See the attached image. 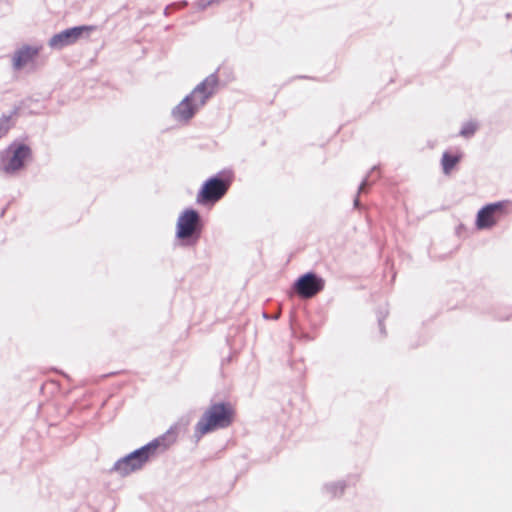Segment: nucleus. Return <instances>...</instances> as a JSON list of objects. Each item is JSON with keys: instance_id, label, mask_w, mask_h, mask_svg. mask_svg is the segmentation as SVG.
<instances>
[{"instance_id": "obj_13", "label": "nucleus", "mask_w": 512, "mask_h": 512, "mask_svg": "<svg viewBox=\"0 0 512 512\" xmlns=\"http://www.w3.org/2000/svg\"><path fill=\"white\" fill-rule=\"evenodd\" d=\"M477 127V124L473 121L466 122L460 130V135L465 138L471 137L476 132Z\"/></svg>"}, {"instance_id": "obj_9", "label": "nucleus", "mask_w": 512, "mask_h": 512, "mask_svg": "<svg viewBox=\"0 0 512 512\" xmlns=\"http://www.w3.org/2000/svg\"><path fill=\"white\" fill-rule=\"evenodd\" d=\"M233 177L230 173H221L207 180L200 192H226L232 183Z\"/></svg>"}, {"instance_id": "obj_12", "label": "nucleus", "mask_w": 512, "mask_h": 512, "mask_svg": "<svg viewBox=\"0 0 512 512\" xmlns=\"http://www.w3.org/2000/svg\"><path fill=\"white\" fill-rule=\"evenodd\" d=\"M224 194H199L197 202L200 204H214L221 199Z\"/></svg>"}, {"instance_id": "obj_1", "label": "nucleus", "mask_w": 512, "mask_h": 512, "mask_svg": "<svg viewBox=\"0 0 512 512\" xmlns=\"http://www.w3.org/2000/svg\"><path fill=\"white\" fill-rule=\"evenodd\" d=\"M217 86V78L210 75L205 78L194 90L186 96L172 111L171 116L180 125H186L195 116L197 111L205 105L213 95Z\"/></svg>"}, {"instance_id": "obj_2", "label": "nucleus", "mask_w": 512, "mask_h": 512, "mask_svg": "<svg viewBox=\"0 0 512 512\" xmlns=\"http://www.w3.org/2000/svg\"><path fill=\"white\" fill-rule=\"evenodd\" d=\"M235 407L229 402L211 404L195 426V432L202 437L207 433L229 427L235 419Z\"/></svg>"}, {"instance_id": "obj_11", "label": "nucleus", "mask_w": 512, "mask_h": 512, "mask_svg": "<svg viewBox=\"0 0 512 512\" xmlns=\"http://www.w3.org/2000/svg\"><path fill=\"white\" fill-rule=\"evenodd\" d=\"M461 158V154H451L449 152H445L442 156V168L445 174H449L453 168L458 164Z\"/></svg>"}, {"instance_id": "obj_4", "label": "nucleus", "mask_w": 512, "mask_h": 512, "mask_svg": "<svg viewBox=\"0 0 512 512\" xmlns=\"http://www.w3.org/2000/svg\"><path fill=\"white\" fill-rule=\"evenodd\" d=\"M202 232L199 214L192 209L185 210L178 218L176 236L185 244L194 245Z\"/></svg>"}, {"instance_id": "obj_3", "label": "nucleus", "mask_w": 512, "mask_h": 512, "mask_svg": "<svg viewBox=\"0 0 512 512\" xmlns=\"http://www.w3.org/2000/svg\"><path fill=\"white\" fill-rule=\"evenodd\" d=\"M163 441V439L154 440L146 446L132 452L115 464V470L119 474L126 476L141 469L149 458L155 455L160 446H163L164 449L167 447V445L163 444Z\"/></svg>"}, {"instance_id": "obj_7", "label": "nucleus", "mask_w": 512, "mask_h": 512, "mask_svg": "<svg viewBox=\"0 0 512 512\" xmlns=\"http://www.w3.org/2000/svg\"><path fill=\"white\" fill-rule=\"evenodd\" d=\"M324 288V280L314 273L302 275L295 283V290L303 298H312Z\"/></svg>"}, {"instance_id": "obj_8", "label": "nucleus", "mask_w": 512, "mask_h": 512, "mask_svg": "<svg viewBox=\"0 0 512 512\" xmlns=\"http://www.w3.org/2000/svg\"><path fill=\"white\" fill-rule=\"evenodd\" d=\"M504 214V203L498 202L489 204L482 208L477 215V227L479 229L490 228L496 224V222Z\"/></svg>"}, {"instance_id": "obj_6", "label": "nucleus", "mask_w": 512, "mask_h": 512, "mask_svg": "<svg viewBox=\"0 0 512 512\" xmlns=\"http://www.w3.org/2000/svg\"><path fill=\"white\" fill-rule=\"evenodd\" d=\"M93 30V26L86 25L69 28L52 36L48 45L51 49L62 50L67 46L75 44L84 36H88Z\"/></svg>"}, {"instance_id": "obj_10", "label": "nucleus", "mask_w": 512, "mask_h": 512, "mask_svg": "<svg viewBox=\"0 0 512 512\" xmlns=\"http://www.w3.org/2000/svg\"><path fill=\"white\" fill-rule=\"evenodd\" d=\"M39 49L36 47H23L19 49L13 57V65L16 69L27 67L38 55Z\"/></svg>"}, {"instance_id": "obj_5", "label": "nucleus", "mask_w": 512, "mask_h": 512, "mask_svg": "<svg viewBox=\"0 0 512 512\" xmlns=\"http://www.w3.org/2000/svg\"><path fill=\"white\" fill-rule=\"evenodd\" d=\"M31 151L24 144H12L3 153L0 169L5 173H15L25 167L29 161Z\"/></svg>"}, {"instance_id": "obj_14", "label": "nucleus", "mask_w": 512, "mask_h": 512, "mask_svg": "<svg viewBox=\"0 0 512 512\" xmlns=\"http://www.w3.org/2000/svg\"><path fill=\"white\" fill-rule=\"evenodd\" d=\"M12 123L9 117H2L0 119V138L3 137L11 128Z\"/></svg>"}]
</instances>
